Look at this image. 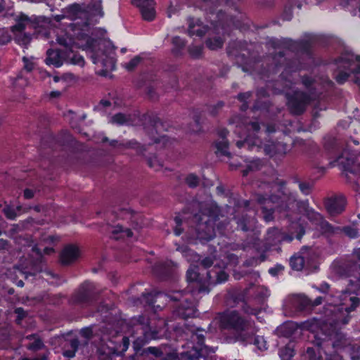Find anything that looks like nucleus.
Returning <instances> with one entry per match:
<instances>
[{
	"instance_id": "f257e3e1",
	"label": "nucleus",
	"mask_w": 360,
	"mask_h": 360,
	"mask_svg": "<svg viewBox=\"0 0 360 360\" xmlns=\"http://www.w3.org/2000/svg\"><path fill=\"white\" fill-rule=\"evenodd\" d=\"M269 44L276 51L274 56L275 69L285 63L283 71L280 75V80L276 82L275 92L285 94L288 105L292 114L300 115L306 109L307 106L316 98L315 94L311 91L314 80L309 77H303L302 83L309 90V93H305L300 91H295L292 94L288 91L292 87L294 79L291 78V73L304 68L300 64H297L296 61L288 60L284 57V53L281 49L288 50L292 52H302L309 54L311 46V41L309 40H302L295 41L290 39H272L269 40Z\"/></svg>"
},
{
	"instance_id": "f03ea898",
	"label": "nucleus",
	"mask_w": 360,
	"mask_h": 360,
	"mask_svg": "<svg viewBox=\"0 0 360 360\" xmlns=\"http://www.w3.org/2000/svg\"><path fill=\"white\" fill-rule=\"evenodd\" d=\"M339 297V303L330 302L325 307L322 320L323 329L328 330V335L331 337L328 341L337 348L345 347L349 342L344 334L339 332V328L349 322V313L354 310L359 303V299L347 291L343 292Z\"/></svg>"
},
{
	"instance_id": "7ed1b4c3",
	"label": "nucleus",
	"mask_w": 360,
	"mask_h": 360,
	"mask_svg": "<svg viewBox=\"0 0 360 360\" xmlns=\"http://www.w3.org/2000/svg\"><path fill=\"white\" fill-rule=\"evenodd\" d=\"M254 200L262 206L264 219L268 222L273 220L275 210L281 212L290 209L297 201V194L288 189L282 181L272 184L261 182Z\"/></svg>"
},
{
	"instance_id": "20e7f679",
	"label": "nucleus",
	"mask_w": 360,
	"mask_h": 360,
	"mask_svg": "<svg viewBox=\"0 0 360 360\" xmlns=\"http://www.w3.org/2000/svg\"><path fill=\"white\" fill-rule=\"evenodd\" d=\"M240 120L239 117H236L231 123H236L237 127H243L247 130L248 134L244 140L236 142L238 148H247L249 150L257 152L263 150L264 154L270 157L277 155H283L289 150L288 145L281 141H268L262 146V141L255 134L260 129L259 123L257 121L248 122L246 120L239 122Z\"/></svg>"
},
{
	"instance_id": "39448f33",
	"label": "nucleus",
	"mask_w": 360,
	"mask_h": 360,
	"mask_svg": "<svg viewBox=\"0 0 360 360\" xmlns=\"http://www.w3.org/2000/svg\"><path fill=\"white\" fill-rule=\"evenodd\" d=\"M218 319L221 329L234 331L238 341L251 342L249 339L256 332L253 321L243 317L236 310L224 311L219 314Z\"/></svg>"
},
{
	"instance_id": "423d86ee",
	"label": "nucleus",
	"mask_w": 360,
	"mask_h": 360,
	"mask_svg": "<svg viewBox=\"0 0 360 360\" xmlns=\"http://www.w3.org/2000/svg\"><path fill=\"white\" fill-rule=\"evenodd\" d=\"M217 207L205 205L194 216L197 221L196 231L200 239L210 240L215 236L214 224L217 219Z\"/></svg>"
},
{
	"instance_id": "0eeeda50",
	"label": "nucleus",
	"mask_w": 360,
	"mask_h": 360,
	"mask_svg": "<svg viewBox=\"0 0 360 360\" xmlns=\"http://www.w3.org/2000/svg\"><path fill=\"white\" fill-rule=\"evenodd\" d=\"M337 64L339 71L335 79L340 84L345 83L352 73L360 75V56L347 53L337 60Z\"/></svg>"
},
{
	"instance_id": "6e6552de",
	"label": "nucleus",
	"mask_w": 360,
	"mask_h": 360,
	"mask_svg": "<svg viewBox=\"0 0 360 360\" xmlns=\"http://www.w3.org/2000/svg\"><path fill=\"white\" fill-rule=\"evenodd\" d=\"M319 347L325 354V360H343L342 356L338 354L341 349L349 352L352 360H360V347H356L352 345L350 342H347L345 347L337 348L333 347L329 341H323Z\"/></svg>"
},
{
	"instance_id": "1a4fd4ad",
	"label": "nucleus",
	"mask_w": 360,
	"mask_h": 360,
	"mask_svg": "<svg viewBox=\"0 0 360 360\" xmlns=\"http://www.w3.org/2000/svg\"><path fill=\"white\" fill-rule=\"evenodd\" d=\"M57 42L72 53L75 47L82 48L83 49L91 48L93 46L94 41L87 35L83 36L81 39H77V40H74L67 34H64L58 36Z\"/></svg>"
},
{
	"instance_id": "9d476101",
	"label": "nucleus",
	"mask_w": 360,
	"mask_h": 360,
	"mask_svg": "<svg viewBox=\"0 0 360 360\" xmlns=\"http://www.w3.org/2000/svg\"><path fill=\"white\" fill-rule=\"evenodd\" d=\"M94 64L101 63L106 71L113 70L115 68L116 60L115 58L114 49L109 52H96L91 56Z\"/></svg>"
},
{
	"instance_id": "9b49d317",
	"label": "nucleus",
	"mask_w": 360,
	"mask_h": 360,
	"mask_svg": "<svg viewBox=\"0 0 360 360\" xmlns=\"http://www.w3.org/2000/svg\"><path fill=\"white\" fill-rule=\"evenodd\" d=\"M132 4L139 7L143 18L151 21L155 17L154 0H132Z\"/></svg>"
},
{
	"instance_id": "f8f14e48",
	"label": "nucleus",
	"mask_w": 360,
	"mask_h": 360,
	"mask_svg": "<svg viewBox=\"0 0 360 360\" xmlns=\"http://www.w3.org/2000/svg\"><path fill=\"white\" fill-rule=\"evenodd\" d=\"M293 239L292 236H288L281 232L277 228H270L266 231L265 238L266 244L268 246L275 245L282 241L290 242Z\"/></svg>"
},
{
	"instance_id": "ddd939ff",
	"label": "nucleus",
	"mask_w": 360,
	"mask_h": 360,
	"mask_svg": "<svg viewBox=\"0 0 360 360\" xmlns=\"http://www.w3.org/2000/svg\"><path fill=\"white\" fill-rule=\"evenodd\" d=\"M132 323L134 326H141L143 333L146 335V340L152 339H158L160 337L159 331L152 330V327L149 325V320L144 316H139L134 317Z\"/></svg>"
},
{
	"instance_id": "4468645a",
	"label": "nucleus",
	"mask_w": 360,
	"mask_h": 360,
	"mask_svg": "<svg viewBox=\"0 0 360 360\" xmlns=\"http://www.w3.org/2000/svg\"><path fill=\"white\" fill-rule=\"evenodd\" d=\"M326 207L328 212L331 216H335L340 214L345 207V198L342 195L337 196L329 199Z\"/></svg>"
},
{
	"instance_id": "2eb2a0df",
	"label": "nucleus",
	"mask_w": 360,
	"mask_h": 360,
	"mask_svg": "<svg viewBox=\"0 0 360 360\" xmlns=\"http://www.w3.org/2000/svg\"><path fill=\"white\" fill-rule=\"evenodd\" d=\"M354 164V158L352 157H349L346 152H344L342 155H339L335 160L329 162L330 167L340 165L345 171L350 173L355 172V170L353 169Z\"/></svg>"
},
{
	"instance_id": "dca6fc26",
	"label": "nucleus",
	"mask_w": 360,
	"mask_h": 360,
	"mask_svg": "<svg viewBox=\"0 0 360 360\" xmlns=\"http://www.w3.org/2000/svg\"><path fill=\"white\" fill-rule=\"evenodd\" d=\"M79 256L78 248L74 245H69L64 248L60 254L61 262L68 264L75 262Z\"/></svg>"
},
{
	"instance_id": "f3484780",
	"label": "nucleus",
	"mask_w": 360,
	"mask_h": 360,
	"mask_svg": "<svg viewBox=\"0 0 360 360\" xmlns=\"http://www.w3.org/2000/svg\"><path fill=\"white\" fill-rule=\"evenodd\" d=\"M207 276L209 284L213 285L225 282L227 281L229 276L224 271L221 270L216 266H214L212 270L207 271Z\"/></svg>"
},
{
	"instance_id": "a211bd4d",
	"label": "nucleus",
	"mask_w": 360,
	"mask_h": 360,
	"mask_svg": "<svg viewBox=\"0 0 360 360\" xmlns=\"http://www.w3.org/2000/svg\"><path fill=\"white\" fill-rule=\"evenodd\" d=\"M15 25L11 27L12 32H22L26 28L33 27L32 19L25 14H20L15 18Z\"/></svg>"
},
{
	"instance_id": "6ab92c4d",
	"label": "nucleus",
	"mask_w": 360,
	"mask_h": 360,
	"mask_svg": "<svg viewBox=\"0 0 360 360\" xmlns=\"http://www.w3.org/2000/svg\"><path fill=\"white\" fill-rule=\"evenodd\" d=\"M94 285L90 282L84 283L77 295L76 301L78 302H87L91 300L93 294Z\"/></svg>"
},
{
	"instance_id": "aec40b11",
	"label": "nucleus",
	"mask_w": 360,
	"mask_h": 360,
	"mask_svg": "<svg viewBox=\"0 0 360 360\" xmlns=\"http://www.w3.org/2000/svg\"><path fill=\"white\" fill-rule=\"evenodd\" d=\"M227 134L228 131L225 129H222L219 131V136L221 140L217 141L215 143L217 153L219 155L230 157V153L229 152V142L226 139Z\"/></svg>"
},
{
	"instance_id": "412c9836",
	"label": "nucleus",
	"mask_w": 360,
	"mask_h": 360,
	"mask_svg": "<svg viewBox=\"0 0 360 360\" xmlns=\"http://www.w3.org/2000/svg\"><path fill=\"white\" fill-rule=\"evenodd\" d=\"M63 53L60 51L48 50L46 63L56 68L60 67L64 61Z\"/></svg>"
},
{
	"instance_id": "4be33fe9",
	"label": "nucleus",
	"mask_w": 360,
	"mask_h": 360,
	"mask_svg": "<svg viewBox=\"0 0 360 360\" xmlns=\"http://www.w3.org/2000/svg\"><path fill=\"white\" fill-rule=\"evenodd\" d=\"M176 269V266L169 261L164 264H160L155 267V271L160 276L163 278L170 276Z\"/></svg>"
},
{
	"instance_id": "5701e85b",
	"label": "nucleus",
	"mask_w": 360,
	"mask_h": 360,
	"mask_svg": "<svg viewBox=\"0 0 360 360\" xmlns=\"http://www.w3.org/2000/svg\"><path fill=\"white\" fill-rule=\"evenodd\" d=\"M247 169L243 171V176H247L249 172H255L261 169L264 166V161L259 158L246 160Z\"/></svg>"
},
{
	"instance_id": "b1692460",
	"label": "nucleus",
	"mask_w": 360,
	"mask_h": 360,
	"mask_svg": "<svg viewBox=\"0 0 360 360\" xmlns=\"http://www.w3.org/2000/svg\"><path fill=\"white\" fill-rule=\"evenodd\" d=\"M111 233L112 236L116 240L125 237L129 238L133 235L132 231L129 229H124L120 225L112 227Z\"/></svg>"
},
{
	"instance_id": "393cba45",
	"label": "nucleus",
	"mask_w": 360,
	"mask_h": 360,
	"mask_svg": "<svg viewBox=\"0 0 360 360\" xmlns=\"http://www.w3.org/2000/svg\"><path fill=\"white\" fill-rule=\"evenodd\" d=\"M79 341L77 339L70 340L69 345L66 346L63 350V355L68 358H72L75 356L76 352L79 349Z\"/></svg>"
},
{
	"instance_id": "a878e982",
	"label": "nucleus",
	"mask_w": 360,
	"mask_h": 360,
	"mask_svg": "<svg viewBox=\"0 0 360 360\" xmlns=\"http://www.w3.org/2000/svg\"><path fill=\"white\" fill-rule=\"evenodd\" d=\"M224 40L219 36L210 37L206 41V46L211 50H217L222 47Z\"/></svg>"
},
{
	"instance_id": "bb28decb",
	"label": "nucleus",
	"mask_w": 360,
	"mask_h": 360,
	"mask_svg": "<svg viewBox=\"0 0 360 360\" xmlns=\"http://www.w3.org/2000/svg\"><path fill=\"white\" fill-rule=\"evenodd\" d=\"M294 329L295 326L293 323L289 322L277 328L276 333L278 335L289 337L292 334Z\"/></svg>"
},
{
	"instance_id": "cd10ccee",
	"label": "nucleus",
	"mask_w": 360,
	"mask_h": 360,
	"mask_svg": "<svg viewBox=\"0 0 360 360\" xmlns=\"http://www.w3.org/2000/svg\"><path fill=\"white\" fill-rule=\"evenodd\" d=\"M236 222L239 229L243 231H248L255 224V219L254 217L248 219L243 217V219H238Z\"/></svg>"
},
{
	"instance_id": "c85d7f7f",
	"label": "nucleus",
	"mask_w": 360,
	"mask_h": 360,
	"mask_svg": "<svg viewBox=\"0 0 360 360\" xmlns=\"http://www.w3.org/2000/svg\"><path fill=\"white\" fill-rule=\"evenodd\" d=\"M27 338L33 340L27 345V349L30 350L35 352L41 349L44 347L41 340L34 335L27 336Z\"/></svg>"
},
{
	"instance_id": "c756f323",
	"label": "nucleus",
	"mask_w": 360,
	"mask_h": 360,
	"mask_svg": "<svg viewBox=\"0 0 360 360\" xmlns=\"http://www.w3.org/2000/svg\"><path fill=\"white\" fill-rule=\"evenodd\" d=\"M256 333H257V331L251 336V338H250L249 340L251 341V342H243L245 344H254L260 350L266 349H267L266 342L264 340V338L262 336L255 337V335Z\"/></svg>"
},
{
	"instance_id": "7c9ffc66",
	"label": "nucleus",
	"mask_w": 360,
	"mask_h": 360,
	"mask_svg": "<svg viewBox=\"0 0 360 360\" xmlns=\"http://www.w3.org/2000/svg\"><path fill=\"white\" fill-rule=\"evenodd\" d=\"M186 278L188 283L200 282L197 266H191L186 271Z\"/></svg>"
},
{
	"instance_id": "2f4dec72",
	"label": "nucleus",
	"mask_w": 360,
	"mask_h": 360,
	"mask_svg": "<svg viewBox=\"0 0 360 360\" xmlns=\"http://www.w3.org/2000/svg\"><path fill=\"white\" fill-rule=\"evenodd\" d=\"M15 35V41L21 45H27L31 41V35L30 34L22 32H18L13 33Z\"/></svg>"
},
{
	"instance_id": "473e14b6",
	"label": "nucleus",
	"mask_w": 360,
	"mask_h": 360,
	"mask_svg": "<svg viewBox=\"0 0 360 360\" xmlns=\"http://www.w3.org/2000/svg\"><path fill=\"white\" fill-rule=\"evenodd\" d=\"M208 31L206 26L201 27L200 25H189L188 32L191 35H197L198 37L203 36Z\"/></svg>"
},
{
	"instance_id": "72a5a7b5",
	"label": "nucleus",
	"mask_w": 360,
	"mask_h": 360,
	"mask_svg": "<svg viewBox=\"0 0 360 360\" xmlns=\"http://www.w3.org/2000/svg\"><path fill=\"white\" fill-rule=\"evenodd\" d=\"M290 264L292 269L300 271L304 264V259L301 256H294L290 258Z\"/></svg>"
},
{
	"instance_id": "f704fd0d",
	"label": "nucleus",
	"mask_w": 360,
	"mask_h": 360,
	"mask_svg": "<svg viewBox=\"0 0 360 360\" xmlns=\"http://www.w3.org/2000/svg\"><path fill=\"white\" fill-rule=\"evenodd\" d=\"M294 355V349L290 345L281 348L279 350V356L282 360H291Z\"/></svg>"
},
{
	"instance_id": "c9c22d12",
	"label": "nucleus",
	"mask_w": 360,
	"mask_h": 360,
	"mask_svg": "<svg viewBox=\"0 0 360 360\" xmlns=\"http://www.w3.org/2000/svg\"><path fill=\"white\" fill-rule=\"evenodd\" d=\"M171 54L173 57L178 58L180 55V39L179 37H174L172 39Z\"/></svg>"
},
{
	"instance_id": "e433bc0d",
	"label": "nucleus",
	"mask_w": 360,
	"mask_h": 360,
	"mask_svg": "<svg viewBox=\"0 0 360 360\" xmlns=\"http://www.w3.org/2000/svg\"><path fill=\"white\" fill-rule=\"evenodd\" d=\"M224 15V14L221 11L217 13V18L219 20L216 23L213 24V29L212 30L213 33L219 34V30H221L223 32H226V29L222 22V18Z\"/></svg>"
},
{
	"instance_id": "4c0bfd02",
	"label": "nucleus",
	"mask_w": 360,
	"mask_h": 360,
	"mask_svg": "<svg viewBox=\"0 0 360 360\" xmlns=\"http://www.w3.org/2000/svg\"><path fill=\"white\" fill-rule=\"evenodd\" d=\"M298 188L300 191L305 195H308L311 193L314 184L311 182L307 181H297Z\"/></svg>"
},
{
	"instance_id": "58836bf2",
	"label": "nucleus",
	"mask_w": 360,
	"mask_h": 360,
	"mask_svg": "<svg viewBox=\"0 0 360 360\" xmlns=\"http://www.w3.org/2000/svg\"><path fill=\"white\" fill-rule=\"evenodd\" d=\"M110 122L118 125H123L129 122V118L122 113H117L112 117Z\"/></svg>"
},
{
	"instance_id": "ea45409f",
	"label": "nucleus",
	"mask_w": 360,
	"mask_h": 360,
	"mask_svg": "<svg viewBox=\"0 0 360 360\" xmlns=\"http://www.w3.org/2000/svg\"><path fill=\"white\" fill-rule=\"evenodd\" d=\"M166 347H163L162 348L155 347H148L146 351V352H148L153 355H154L155 357H160L164 354L167 353Z\"/></svg>"
},
{
	"instance_id": "a19ab883",
	"label": "nucleus",
	"mask_w": 360,
	"mask_h": 360,
	"mask_svg": "<svg viewBox=\"0 0 360 360\" xmlns=\"http://www.w3.org/2000/svg\"><path fill=\"white\" fill-rule=\"evenodd\" d=\"M3 212L8 219L11 220L15 219L19 215L16 210L10 206H6L3 209Z\"/></svg>"
},
{
	"instance_id": "79ce46f5",
	"label": "nucleus",
	"mask_w": 360,
	"mask_h": 360,
	"mask_svg": "<svg viewBox=\"0 0 360 360\" xmlns=\"http://www.w3.org/2000/svg\"><path fill=\"white\" fill-rule=\"evenodd\" d=\"M185 181L186 183L191 188L196 187L199 184V178L194 174H188Z\"/></svg>"
},
{
	"instance_id": "37998d69",
	"label": "nucleus",
	"mask_w": 360,
	"mask_h": 360,
	"mask_svg": "<svg viewBox=\"0 0 360 360\" xmlns=\"http://www.w3.org/2000/svg\"><path fill=\"white\" fill-rule=\"evenodd\" d=\"M141 58L139 56H136L132 58L129 62L125 63L124 67L128 71H132L141 62Z\"/></svg>"
},
{
	"instance_id": "c03bdc74",
	"label": "nucleus",
	"mask_w": 360,
	"mask_h": 360,
	"mask_svg": "<svg viewBox=\"0 0 360 360\" xmlns=\"http://www.w3.org/2000/svg\"><path fill=\"white\" fill-rule=\"evenodd\" d=\"M70 59V62L74 65H77L80 67H83L84 65V59L82 56L79 55L72 54V56H68Z\"/></svg>"
},
{
	"instance_id": "a18cd8bd",
	"label": "nucleus",
	"mask_w": 360,
	"mask_h": 360,
	"mask_svg": "<svg viewBox=\"0 0 360 360\" xmlns=\"http://www.w3.org/2000/svg\"><path fill=\"white\" fill-rule=\"evenodd\" d=\"M93 1L92 8L94 11L95 15H98L101 17L103 15L102 11L101 0H91Z\"/></svg>"
},
{
	"instance_id": "49530a36",
	"label": "nucleus",
	"mask_w": 360,
	"mask_h": 360,
	"mask_svg": "<svg viewBox=\"0 0 360 360\" xmlns=\"http://www.w3.org/2000/svg\"><path fill=\"white\" fill-rule=\"evenodd\" d=\"M307 360H321L320 355L317 354L315 349L311 347H308L306 354Z\"/></svg>"
},
{
	"instance_id": "de8ad7c7",
	"label": "nucleus",
	"mask_w": 360,
	"mask_h": 360,
	"mask_svg": "<svg viewBox=\"0 0 360 360\" xmlns=\"http://www.w3.org/2000/svg\"><path fill=\"white\" fill-rule=\"evenodd\" d=\"M81 335L85 338L84 345H86L88 343V340L91 338L93 335V331L91 328H82L80 331Z\"/></svg>"
},
{
	"instance_id": "09e8293b",
	"label": "nucleus",
	"mask_w": 360,
	"mask_h": 360,
	"mask_svg": "<svg viewBox=\"0 0 360 360\" xmlns=\"http://www.w3.org/2000/svg\"><path fill=\"white\" fill-rule=\"evenodd\" d=\"M155 297H162V295L161 293H158L155 295L153 293L143 295V300L149 305H153L155 302Z\"/></svg>"
},
{
	"instance_id": "8fccbe9b",
	"label": "nucleus",
	"mask_w": 360,
	"mask_h": 360,
	"mask_svg": "<svg viewBox=\"0 0 360 360\" xmlns=\"http://www.w3.org/2000/svg\"><path fill=\"white\" fill-rule=\"evenodd\" d=\"M110 144L114 147H124V148H133L136 143L133 141H127L126 143H120L115 140L110 141Z\"/></svg>"
},
{
	"instance_id": "3c124183",
	"label": "nucleus",
	"mask_w": 360,
	"mask_h": 360,
	"mask_svg": "<svg viewBox=\"0 0 360 360\" xmlns=\"http://www.w3.org/2000/svg\"><path fill=\"white\" fill-rule=\"evenodd\" d=\"M251 92L248 91L245 93H242L238 95V98L244 103L242 105V109L245 110L248 108V105L245 103L247 99H248L251 96Z\"/></svg>"
},
{
	"instance_id": "603ef678",
	"label": "nucleus",
	"mask_w": 360,
	"mask_h": 360,
	"mask_svg": "<svg viewBox=\"0 0 360 360\" xmlns=\"http://www.w3.org/2000/svg\"><path fill=\"white\" fill-rule=\"evenodd\" d=\"M198 260L200 261V264L205 269L210 267L214 263L213 258L211 257H207L202 259H200V257H198Z\"/></svg>"
},
{
	"instance_id": "864d4df0",
	"label": "nucleus",
	"mask_w": 360,
	"mask_h": 360,
	"mask_svg": "<svg viewBox=\"0 0 360 360\" xmlns=\"http://www.w3.org/2000/svg\"><path fill=\"white\" fill-rule=\"evenodd\" d=\"M167 17L171 18L172 16L176 15V17L179 16V8L177 6H174L172 4H170L168 9H167Z\"/></svg>"
},
{
	"instance_id": "5fc2aeb1",
	"label": "nucleus",
	"mask_w": 360,
	"mask_h": 360,
	"mask_svg": "<svg viewBox=\"0 0 360 360\" xmlns=\"http://www.w3.org/2000/svg\"><path fill=\"white\" fill-rule=\"evenodd\" d=\"M300 302V307L301 309H304L311 304V301L306 297L302 296L298 298Z\"/></svg>"
},
{
	"instance_id": "6e6d98bb",
	"label": "nucleus",
	"mask_w": 360,
	"mask_h": 360,
	"mask_svg": "<svg viewBox=\"0 0 360 360\" xmlns=\"http://www.w3.org/2000/svg\"><path fill=\"white\" fill-rule=\"evenodd\" d=\"M243 311L245 313H246L248 314L257 315V314H258L257 309L251 308L250 307H249L246 304L243 307Z\"/></svg>"
},
{
	"instance_id": "4d7b16f0",
	"label": "nucleus",
	"mask_w": 360,
	"mask_h": 360,
	"mask_svg": "<svg viewBox=\"0 0 360 360\" xmlns=\"http://www.w3.org/2000/svg\"><path fill=\"white\" fill-rule=\"evenodd\" d=\"M23 61L25 63V69L28 72L32 71L34 68L33 63L28 61V60L25 57L23 58Z\"/></svg>"
},
{
	"instance_id": "13d9d810",
	"label": "nucleus",
	"mask_w": 360,
	"mask_h": 360,
	"mask_svg": "<svg viewBox=\"0 0 360 360\" xmlns=\"http://www.w3.org/2000/svg\"><path fill=\"white\" fill-rule=\"evenodd\" d=\"M345 231L350 238H356L357 236V231L356 229L346 228Z\"/></svg>"
},
{
	"instance_id": "bf43d9fd",
	"label": "nucleus",
	"mask_w": 360,
	"mask_h": 360,
	"mask_svg": "<svg viewBox=\"0 0 360 360\" xmlns=\"http://www.w3.org/2000/svg\"><path fill=\"white\" fill-rule=\"evenodd\" d=\"M24 197L26 199H31L34 197V192L31 189H25L24 191Z\"/></svg>"
},
{
	"instance_id": "052dcab7",
	"label": "nucleus",
	"mask_w": 360,
	"mask_h": 360,
	"mask_svg": "<svg viewBox=\"0 0 360 360\" xmlns=\"http://www.w3.org/2000/svg\"><path fill=\"white\" fill-rule=\"evenodd\" d=\"M321 227L323 229H326V230L328 231H331L333 229L332 226L328 221H326L325 220H323L321 221Z\"/></svg>"
},
{
	"instance_id": "680f3d73",
	"label": "nucleus",
	"mask_w": 360,
	"mask_h": 360,
	"mask_svg": "<svg viewBox=\"0 0 360 360\" xmlns=\"http://www.w3.org/2000/svg\"><path fill=\"white\" fill-rule=\"evenodd\" d=\"M15 314H18L19 319H22L25 316V311L22 308L18 307L15 310Z\"/></svg>"
},
{
	"instance_id": "e2e57ef3",
	"label": "nucleus",
	"mask_w": 360,
	"mask_h": 360,
	"mask_svg": "<svg viewBox=\"0 0 360 360\" xmlns=\"http://www.w3.org/2000/svg\"><path fill=\"white\" fill-rule=\"evenodd\" d=\"M33 221V219L32 218H28L26 220L23 221H21L18 225H17L18 226H21L22 228H25L26 227V225L27 224H30V223H32Z\"/></svg>"
},
{
	"instance_id": "0e129e2a",
	"label": "nucleus",
	"mask_w": 360,
	"mask_h": 360,
	"mask_svg": "<svg viewBox=\"0 0 360 360\" xmlns=\"http://www.w3.org/2000/svg\"><path fill=\"white\" fill-rule=\"evenodd\" d=\"M123 349L126 350L129 345V340L127 337L122 338Z\"/></svg>"
},
{
	"instance_id": "69168bd1",
	"label": "nucleus",
	"mask_w": 360,
	"mask_h": 360,
	"mask_svg": "<svg viewBox=\"0 0 360 360\" xmlns=\"http://www.w3.org/2000/svg\"><path fill=\"white\" fill-rule=\"evenodd\" d=\"M323 297H316L312 303H311L313 306H318L322 303Z\"/></svg>"
},
{
	"instance_id": "338daca9",
	"label": "nucleus",
	"mask_w": 360,
	"mask_h": 360,
	"mask_svg": "<svg viewBox=\"0 0 360 360\" xmlns=\"http://www.w3.org/2000/svg\"><path fill=\"white\" fill-rule=\"evenodd\" d=\"M20 360H49L46 355H43L41 358H34V359H29V358H22Z\"/></svg>"
},
{
	"instance_id": "774afa93",
	"label": "nucleus",
	"mask_w": 360,
	"mask_h": 360,
	"mask_svg": "<svg viewBox=\"0 0 360 360\" xmlns=\"http://www.w3.org/2000/svg\"><path fill=\"white\" fill-rule=\"evenodd\" d=\"M354 257L356 258L359 261H360V248L355 250L353 252Z\"/></svg>"
}]
</instances>
